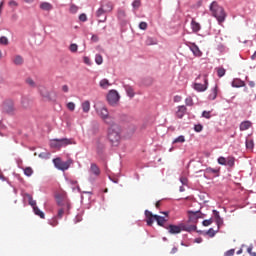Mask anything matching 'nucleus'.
Listing matches in <instances>:
<instances>
[{
	"mask_svg": "<svg viewBox=\"0 0 256 256\" xmlns=\"http://www.w3.org/2000/svg\"><path fill=\"white\" fill-rule=\"evenodd\" d=\"M124 89L127 93V95L130 97V99H133L135 97V90L130 85H124Z\"/></svg>",
	"mask_w": 256,
	"mask_h": 256,
	"instance_id": "obj_20",
	"label": "nucleus"
},
{
	"mask_svg": "<svg viewBox=\"0 0 256 256\" xmlns=\"http://www.w3.org/2000/svg\"><path fill=\"white\" fill-rule=\"evenodd\" d=\"M202 117H204V119H211V111H203Z\"/></svg>",
	"mask_w": 256,
	"mask_h": 256,
	"instance_id": "obj_56",
	"label": "nucleus"
},
{
	"mask_svg": "<svg viewBox=\"0 0 256 256\" xmlns=\"http://www.w3.org/2000/svg\"><path fill=\"white\" fill-rule=\"evenodd\" d=\"M53 163L56 169H59L60 171H67V169L71 167V164L73 163V161L71 160L62 161L61 158H55L53 159Z\"/></svg>",
	"mask_w": 256,
	"mask_h": 256,
	"instance_id": "obj_6",
	"label": "nucleus"
},
{
	"mask_svg": "<svg viewBox=\"0 0 256 256\" xmlns=\"http://www.w3.org/2000/svg\"><path fill=\"white\" fill-rule=\"evenodd\" d=\"M67 145H76V142L73 138H56L50 141V147L52 149H61L62 147H67Z\"/></svg>",
	"mask_w": 256,
	"mask_h": 256,
	"instance_id": "obj_3",
	"label": "nucleus"
},
{
	"mask_svg": "<svg viewBox=\"0 0 256 256\" xmlns=\"http://www.w3.org/2000/svg\"><path fill=\"white\" fill-rule=\"evenodd\" d=\"M154 219H155V221H157V224L160 227H163V225H165V223L167 222L165 217H162V216H159V215H154Z\"/></svg>",
	"mask_w": 256,
	"mask_h": 256,
	"instance_id": "obj_27",
	"label": "nucleus"
},
{
	"mask_svg": "<svg viewBox=\"0 0 256 256\" xmlns=\"http://www.w3.org/2000/svg\"><path fill=\"white\" fill-rule=\"evenodd\" d=\"M4 111H6V113H13V111H15V108L13 107V101L9 100L4 103Z\"/></svg>",
	"mask_w": 256,
	"mask_h": 256,
	"instance_id": "obj_17",
	"label": "nucleus"
},
{
	"mask_svg": "<svg viewBox=\"0 0 256 256\" xmlns=\"http://www.w3.org/2000/svg\"><path fill=\"white\" fill-rule=\"evenodd\" d=\"M25 197H27L29 205H31V207L35 209V207H37V201L33 200V196H31V194L26 193Z\"/></svg>",
	"mask_w": 256,
	"mask_h": 256,
	"instance_id": "obj_29",
	"label": "nucleus"
},
{
	"mask_svg": "<svg viewBox=\"0 0 256 256\" xmlns=\"http://www.w3.org/2000/svg\"><path fill=\"white\" fill-rule=\"evenodd\" d=\"M253 147H255L253 140H246V149H253Z\"/></svg>",
	"mask_w": 256,
	"mask_h": 256,
	"instance_id": "obj_50",
	"label": "nucleus"
},
{
	"mask_svg": "<svg viewBox=\"0 0 256 256\" xmlns=\"http://www.w3.org/2000/svg\"><path fill=\"white\" fill-rule=\"evenodd\" d=\"M225 167H235V157L228 156L226 158V166Z\"/></svg>",
	"mask_w": 256,
	"mask_h": 256,
	"instance_id": "obj_30",
	"label": "nucleus"
},
{
	"mask_svg": "<svg viewBox=\"0 0 256 256\" xmlns=\"http://www.w3.org/2000/svg\"><path fill=\"white\" fill-rule=\"evenodd\" d=\"M95 111L97 115L102 119H106V117L109 115V110H107V107L105 106H94Z\"/></svg>",
	"mask_w": 256,
	"mask_h": 256,
	"instance_id": "obj_9",
	"label": "nucleus"
},
{
	"mask_svg": "<svg viewBox=\"0 0 256 256\" xmlns=\"http://www.w3.org/2000/svg\"><path fill=\"white\" fill-rule=\"evenodd\" d=\"M56 203L60 207L56 217L57 219H63L64 213H69L71 210V202L65 194H58L56 195Z\"/></svg>",
	"mask_w": 256,
	"mask_h": 256,
	"instance_id": "obj_1",
	"label": "nucleus"
},
{
	"mask_svg": "<svg viewBox=\"0 0 256 256\" xmlns=\"http://www.w3.org/2000/svg\"><path fill=\"white\" fill-rule=\"evenodd\" d=\"M226 163H227V158H225V157H223V156H220V157L218 158V164H219V165H224V166H226Z\"/></svg>",
	"mask_w": 256,
	"mask_h": 256,
	"instance_id": "obj_48",
	"label": "nucleus"
},
{
	"mask_svg": "<svg viewBox=\"0 0 256 256\" xmlns=\"http://www.w3.org/2000/svg\"><path fill=\"white\" fill-rule=\"evenodd\" d=\"M179 181L182 185H188L189 184V179H187V177H185V176L180 177Z\"/></svg>",
	"mask_w": 256,
	"mask_h": 256,
	"instance_id": "obj_52",
	"label": "nucleus"
},
{
	"mask_svg": "<svg viewBox=\"0 0 256 256\" xmlns=\"http://www.w3.org/2000/svg\"><path fill=\"white\" fill-rule=\"evenodd\" d=\"M39 93L44 99H46V101H51V93H49V90H47V88H45L44 86H40Z\"/></svg>",
	"mask_w": 256,
	"mask_h": 256,
	"instance_id": "obj_12",
	"label": "nucleus"
},
{
	"mask_svg": "<svg viewBox=\"0 0 256 256\" xmlns=\"http://www.w3.org/2000/svg\"><path fill=\"white\" fill-rule=\"evenodd\" d=\"M145 217H146V223L147 225L151 226L153 225V221H155V215L149 210H145Z\"/></svg>",
	"mask_w": 256,
	"mask_h": 256,
	"instance_id": "obj_14",
	"label": "nucleus"
},
{
	"mask_svg": "<svg viewBox=\"0 0 256 256\" xmlns=\"http://www.w3.org/2000/svg\"><path fill=\"white\" fill-rule=\"evenodd\" d=\"M132 7H133V9H135V10L139 9V7H141V0H134V1L132 2Z\"/></svg>",
	"mask_w": 256,
	"mask_h": 256,
	"instance_id": "obj_43",
	"label": "nucleus"
},
{
	"mask_svg": "<svg viewBox=\"0 0 256 256\" xmlns=\"http://www.w3.org/2000/svg\"><path fill=\"white\" fill-rule=\"evenodd\" d=\"M67 183L68 185H71L72 191H75V185H77V181L72 179H67Z\"/></svg>",
	"mask_w": 256,
	"mask_h": 256,
	"instance_id": "obj_46",
	"label": "nucleus"
},
{
	"mask_svg": "<svg viewBox=\"0 0 256 256\" xmlns=\"http://www.w3.org/2000/svg\"><path fill=\"white\" fill-rule=\"evenodd\" d=\"M207 175H215L216 177H219V169L208 167L204 170V177L209 179Z\"/></svg>",
	"mask_w": 256,
	"mask_h": 256,
	"instance_id": "obj_11",
	"label": "nucleus"
},
{
	"mask_svg": "<svg viewBox=\"0 0 256 256\" xmlns=\"http://www.w3.org/2000/svg\"><path fill=\"white\" fill-rule=\"evenodd\" d=\"M235 255V249H230L225 252V256H233Z\"/></svg>",
	"mask_w": 256,
	"mask_h": 256,
	"instance_id": "obj_63",
	"label": "nucleus"
},
{
	"mask_svg": "<svg viewBox=\"0 0 256 256\" xmlns=\"http://www.w3.org/2000/svg\"><path fill=\"white\" fill-rule=\"evenodd\" d=\"M24 175H26V177H31V175H33V168L31 167H26L24 169Z\"/></svg>",
	"mask_w": 256,
	"mask_h": 256,
	"instance_id": "obj_39",
	"label": "nucleus"
},
{
	"mask_svg": "<svg viewBox=\"0 0 256 256\" xmlns=\"http://www.w3.org/2000/svg\"><path fill=\"white\" fill-rule=\"evenodd\" d=\"M79 21H82V23H85V21H87V14L85 13L80 14Z\"/></svg>",
	"mask_w": 256,
	"mask_h": 256,
	"instance_id": "obj_59",
	"label": "nucleus"
},
{
	"mask_svg": "<svg viewBox=\"0 0 256 256\" xmlns=\"http://www.w3.org/2000/svg\"><path fill=\"white\" fill-rule=\"evenodd\" d=\"M185 104L187 105V107H193V98L191 96H188L186 99H185Z\"/></svg>",
	"mask_w": 256,
	"mask_h": 256,
	"instance_id": "obj_42",
	"label": "nucleus"
},
{
	"mask_svg": "<svg viewBox=\"0 0 256 256\" xmlns=\"http://www.w3.org/2000/svg\"><path fill=\"white\" fill-rule=\"evenodd\" d=\"M40 9L42 11H52L53 5L49 2H42V3H40Z\"/></svg>",
	"mask_w": 256,
	"mask_h": 256,
	"instance_id": "obj_21",
	"label": "nucleus"
},
{
	"mask_svg": "<svg viewBox=\"0 0 256 256\" xmlns=\"http://www.w3.org/2000/svg\"><path fill=\"white\" fill-rule=\"evenodd\" d=\"M101 6L106 11V13H111V11H113V8H114L113 2L111 1L101 4Z\"/></svg>",
	"mask_w": 256,
	"mask_h": 256,
	"instance_id": "obj_22",
	"label": "nucleus"
},
{
	"mask_svg": "<svg viewBox=\"0 0 256 256\" xmlns=\"http://www.w3.org/2000/svg\"><path fill=\"white\" fill-rule=\"evenodd\" d=\"M185 113H187V107L185 105L178 106V111L176 113L177 117H179V119H183Z\"/></svg>",
	"mask_w": 256,
	"mask_h": 256,
	"instance_id": "obj_19",
	"label": "nucleus"
},
{
	"mask_svg": "<svg viewBox=\"0 0 256 256\" xmlns=\"http://www.w3.org/2000/svg\"><path fill=\"white\" fill-rule=\"evenodd\" d=\"M26 83H27V85H29L30 87H36L35 81H34L32 78L26 79Z\"/></svg>",
	"mask_w": 256,
	"mask_h": 256,
	"instance_id": "obj_55",
	"label": "nucleus"
},
{
	"mask_svg": "<svg viewBox=\"0 0 256 256\" xmlns=\"http://www.w3.org/2000/svg\"><path fill=\"white\" fill-rule=\"evenodd\" d=\"M119 99H121V96H119V92H117V90H110L108 92L107 101L112 107H115V105L119 103Z\"/></svg>",
	"mask_w": 256,
	"mask_h": 256,
	"instance_id": "obj_7",
	"label": "nucleus"
},
{
	"mask_svg": "<svg viewBox=\"0 0 256 256\" xmlns=\"http://www.w3.org/2000/svg\"><path fill=\"white\" fill-rule=\"evenodd\" d=\"M67 108L69 109V111H75V103L69 102L67 104Z\"/></svg>",
	"mask_w": 256,
	"mask_h": 256,
	"instance_id": "obj_60",
	"label": "nucleus"
},
{
	"mask_svg": "<svg viewBox=\"0 0 256 256\" xmlns=\"http://www.w3.org/2000/svg\"><path fill=\"white\" fill-rule=\"evenodd\" d=\"M251 125H253V123H251L249 120H246L240 123L239 129L240 131H247L248 129H251Z\"/></svg>",
	"mask_w": 256,
	"mask_h": 256,
	"instance_id": "obj_16",
	"label": "nucleus"
},
{
	"mask_svg": "<svg viewBox=\"0 0 256 256\" xmlns=\"http://www.w3.org/2000/svg\"><path fill=\"white\" fill-rule=\"evenodd\" d=\"M90 175H94L95 177H99L101 175V170L99 169V166L97 164L92 163L89 169Z\"/></svg>",
	"mask_w": 256,
	"mask_h": 256,
	"instance_id": "obj_13",
	"label": "nucleus"
},
{
	"mask_svg": "<svg viewBox=\"0 0 256 256\" xmlns=\"http://www.w3.org/2000/svg\"><path fill=\"white\" fill-rule=\"evenodd\" d=\"M81 107H82L83 113H89V111H91V102H89V100H86L82 102Z\"/></svg>",
	"mask_w": 256,
	"mask_h": 256,
	"instance_id": "obj_23",
	"label": "nucleus"
},
{
	"mask_svg": "<svg viewBox=\"0 0 256 256\" xmlns=\"http://www.w3.org/2000/svg\"><path fill=\"white\" fill-rule=\"evenodd\" d=\"M117 17L119 19V21H125V19H127V13L125 12L124 9H118L117 11Z\"/></svg>",
	"mask_w": 256,
	"mask_h": 256,
	"instance_id": "obj_24",
	"label": "nucleus"
},
{
	"mask_svg": "<svg viewBox=\"0 0 256 256\" xmlns=\"http://www.w3.org/2000/svg\"><path fill=\"white\" fill-rule=\"evenodd\" d=\"M108 139L114 147L119 145V142L121 141V132L119 131V127H110L108 129Z\"/></svg>",
	"mask_w": 256,
	"mask_h": 256,
	"instance_id": "obj_4",
	"label": "nucleus"
},
{
	"mask_svg": "<svg viewBox=\"0 0 256 256\" xmlns=\"http://www.w3.org/2000/svg\"><path fill=\"white\" fill-rule=\"evenodd\" d=\"M78 49H79V46L76 43H72L69 46V51L71 53H77Z\"/></svg>",
	"mask_w": 256,
	"mask_h": 256,
	"instance_id": "obj_36",
	"label": "nucleus"
},
{
	"mask_svg": "<svg viewBox=\"0 0 256 256\" xmlns=\"http://www.w3.org/2000/svg\"><path fill=\"white\" fill-rule=\"evenodd\" d=\"M187 46L189 47L190 51L193 53L194 57H201L203 55V52H201L197 44L188 42Z\"/></svg>",
	"mask_w": 256,
	"mask_h": 256,
	"instance_id": "obj_10",
	"label": "nucleus"
},
{
	"mask_svg": "<svg viewBox=\"0 0 256 256\" xmlns=\"http://www.w3.org/2000/svg\"><path fill=\"white\" fill-rule=\"evenodd\" d=\"M51 154L49 152H42L39 154L40 159H49Z\"/></svg>",
	"mask_w": 256,
	"mask_h": 256,
	"instance_id": "obj_51",
	"label": "nucleus"
},
{
	"mask_svg": "<svg viewBox=\"0 0 256 256\" xmlns=\"http://www.w3.org/2000/svg\"><path fill=\"white\" fill-rule=\"evenodd\" d=\"M13 63H14V65H23V63H24L23 56L16 55L13 59Z\"/></svg>",
	"mask_w": 256,
	"mask_h": 256,
	"instance_id": "obj_32",
	"label": "nucleus"
},
{
	"mask_svg": "<svg viewBox=\"0 0 256 256\" xmlns=\"http://www.w3.org/2000/svg\"><path fill=\"white\" fill-rule=\"evenodd\" d=\"M79 11V7H77L75 4H72L70 6V13H77Z\"/></svg>",
	"mask_w": 256,
	"mask_h": 256,
	"instance_id": "obj_57",
	"label": "nucleus"
},
{
	"mask_svg": "<svg viewBox=\"0 0 256 256\" xmlns=\"http://www.w3.org/2000/svg\"><path fill=\"white\" fill-rule=\"evenodd\" d=\"M99 85L102 89H109V87H111V83H109V80L106 78L102 79Z\"/></svg>",
	"mask_w": 256,
	"mask_h": 256,
	"instance_id": "obj_31",
	"label": "nucleus"
},
{
	"mask_svg": "<svg viewBox=\"0 0 256 256\" xmlns=\"http://www.w3.org/2000/svg\"><path fill=\"white\" fill-rule=\"evenodd\" d=\"M146 45H157V39L153 37H148L146 39Z\"/></svg>",
	"mask_w": 256,
	"mask_h": 256,
	"instance_id": "obj_38",
	"label": "nucleus"
},
{
	"mask_svg": "<svg viewBox=\"0 0 256 256\" xmlns=\"http://www.w3.org/2000/svg\"><path fill=\"white\" fill-rule=\"evenodd\" d=\"M232 87H245V82L239 78H236L232 81Z\"/></svg>",
	"mask_w": 256,
	"mask_h": 256,
	"instance_id": "obj_26",
	"label": "nucleus"
},
{
	"mask_svg": "<svg viewBox=\"0 0 256 256\" xmlns=\"http://www.w3.org/2000/svg\"><path fill=\"white\" fill-rule=\"evenodd\" d=\"M226 70L223 67L217 68L218 77H225Z\"/></svg>",
	"mask_w": 256,
	"mask_h": 256,
	"instance_id": "obj_41",
	"label": "nucleus"
},
{
	"mask_svg": "<svg viewBox=\"0 0 256 256\" xmlns=\"http://www.w3.org/2000/svg\"><path fill=\"white\" fill-rule=\"evenodd\" d=\"M173 143H185V136H183V135L178 136V137L173 141Z\"/></svg>",
	"mask_w": 256,
	"mask_h": 256,
	"instance_id": "obj_45",
	"label": "nucleus"
},
{
	"mask_svg": "<svg viewBox=\"0 0 256 256\" xmlns=\"http://www.w3.org/2000/svg\"><path fill=\"white\" fill-rule=\"evenodd\" d=\"M199 79H202V81L204 82V84L196 82L193 84V89L195 91H197L198 93H203V91H207L208 87H209V80H207V76L203 75V76H198L196 78V81H199Z\"/></svg>",
	"mask_w": 256,
	"mask_h": 256,
	"instance_id": "obj_5",
	"label": "nucleus"
},
{
	"mask_svg": "<svg viewBox=\"0 0 256 256\" xmlns=\"http://www.w3.org/2000/svg\"><path fill=\"white\" fill-rule=\"evenodd\" d=\"M217 233V230L215 231L213 228H210L207 232L206 235H209L210 237H215Z\"/></svg>",
	"mask_w": 256,
	"mask_h": 256,
	"instance_id": "obj_53",
	"label": "nucleus"
},
{
	"mask_svg": "<svg viewBox=\"0 0 256 256\" xmlns=\"http://www.w3.org/2000/svg\"><path fill=\"white\" fill-rule=\"evenodd\" d=\"M102 121H104V123H106V125H110V127H113V128L117 127V126H115V118H113L109 114Z\"/></svg>",
	"mask_w": 256,
	"mask_h": 256,
	"instance_id": "obj_18",
	"label": "nucleus"
},
{
	"mask_svg": "<svg viewBox=\"0 0 256 256\" xmlns=\"http://www.w3.org/2000/svg\"><path fill=\"white\" fill-rule=\"evenodd\" d=\"M194 131H196V133H201V131H203V125L201 124H196L194 126Z\"/></svg>",
	"mask_w": 256,
	"mask_h": 256,
	"instance_id": "obj_54",
	"label": "nucleus"
},
{
	"mask_svg": "<svg viewBox=\"0 0 256 256\" xmlns=\"http://www.w3.org/2000/svg\"><path fill=\"white\" fill-rule=\"evenodd\" d=\"M105 13H107V11H105V9L100 6V8L96 11V17H102V15H105Z\"/></svg>",
	"mask_w": 256,
	"mask_h": 256,
	"instance_id": "obj_40",
	"label": "nucleus"
},
{
	"mask_svg": "<svg viewBox=\"0 0 256 256\" xmlns=\"http://www.w3.org/2000/svg\"><path fill=\"white\" fill-rule=\"evenodd\" d=\"M190 25L193 33H199V31H201V24L195 21V19L191 20Z\"/></svg>",
	"mask_w": 256,
	"mask_h": 256,
	"instance_id": "obj_15",
	"label": "nucleus"
},
{
	"mask_svg": "<svg viewBox=\"0 0 256 256\" xmlns=\"http://www.w3.org/2000/svg\"><path fill=\"white\" fill-rule=\"evenodd\" d=\"M182 231H186L187 233H192V231H197V226L186 225L185 223H183Z\"/></svg>",
	"mask_w": 256,
	"mask_h": 256,
	"instance_id": "obj_25",
	"label": "nucleus"
},
{
	"mask_svg": "<svg viewBox=\"0 0 256 256\" xmlns=\"http://www.w3.org/2000/svg\"><path fill=\"white\" fill-rule=\"evenodd\" d=\"M139 29L145 31L147 29V22H140Z\"/></svg>",
	"mask_w": 256,
	"mask_h": 256,
	"instance_id": "obj_61",
	"label": "nucleus"
},
{
	"mask_svg": "<svg viewBox=\"0 0 256 256\" xmlns=\"http://www.w3.org/2000/svg\"><path fill=\"white\" fill-rule=\"evenodd\" d=\"M210 101H215L217 99V86L211 89V93L208 95Z\"/></svg>",
	"mask_w": 256,
	"mask_h": 256,
	"instance_id": "obj_28",
	"label": "nucleus"
},
{
	"mask_svg": "<svg viewBox=\"0 0 256 256\" xmlns=\"http://www.w3.org/2000/svg\"><path fill=\"white\" fill-rule=\"evenodd\" d=\"M212 213H213V215H214V219H215V220L221 218V215L219 214V211L213 210Z\"/></svg>",
	"mask_w": 256,
	"mask_h": 256,
	"instance_id": "obj_64",
	"label": "nucleus"
},
{
	"mask_svg": "<svg viewBox=\"0 0 256 256\" xmlns=\"http://www.w3.org/2000/svg\"><path fill=\"white\" fill-rule=\"evenodd\" d=\"M33 211L35 213V215H38V217H40V219H45V213H43V211H41V209H39V207H34Z\"/></svg>",
	"mask_w": 256,
	"mask_h": 256,
	"instance_id": "obj_33",
	"label": "nucleus"
},
{
	"mask_svg": "<svg viewBox=\"0 0 256 256\" xmlns=\"http://www.w3.org/2000/svg\"><path fill=\"white\" fill-rule=\"evenodd\" d=\"M213 223V219H208V220H204L203 222H202V224H203V226L204 227H209V225H211Z\"/></svg>",
	"mask_w": 256,
	"mask_h": 256,
	"instance_id": "obj_58",
	"label": "nucleus"
},
{
	"mask_svg": "<svg viewBox=\"0 0 256 256\" xmlns=\"http://www.w3.org/2000/svg\"><path fill=\"white\" fill-rule=\"evenodd\" d=\"M210 13L212 17H215L217 19L219 25L221 23H225V19H227V13H225V9H223L217 2H212L210 4Z\"/></svg>",
	"mask_w": 256,
	"mask_h": 256,
	"instance_id": "obj_2",
	"label": "nucleus"
},
{
	"mask_svg": "<svg viewBox=\"0 0 256 256\" xmlns=\"http://www.w3.org/2000/svg\"><path fill=\"white\" fill-rule=\"evenodd\" d=\"M215 222L218 227L217 231H219V229H221V225H223V218L222 217L216 218Z\"/></svg>",
	"mask_w": 256,
	"mask_h": 256,
	"instance_id": "obj_49",
	"label": "nucleus"
},
{
	"mask_svg": "<svg viewBox=\"0 0 256 256\" xmlns=\"http://www.w3.org/2000/svg\"><path fill=\"white\" fill-rule=\"evenodd\" d=\"M95 63L96 65H103V56L101 54L95 55Z\"/></svg>",
	"mask_w": 256,
	"mask_h": 256,
	"instance_id": "obj_35",
	"label": "nucleus"
},
{
	"mask_svg": "<svg viewBox=\"0 0 256 256\" xmlns=\"http://www.w3.org/2000/svg\"><path fill=\"white\" fill-rule=\"evenodd\" d=\"M83 62L85 63V65H91V58H89L88 56H84L83 57Z\"/></svg>",
	"mask_w": 256,
	"mask_h": 256,
	"instance_id": "obj_62",
	"label": "nucleus"
},
{
	"mask_svg": "<svg viewBox=\"0 0 256 256\" xmlns=\"http://www.w3.org/2000/svg\"><path fill=\"white\" fill-rule=\"evenodd\" d=\"M218 51H220V53H227V51H228L227 46H225L223 44H219Z\"/></svg>",
	"mask_w": 256,
	"mask_h": 256,
	"instance_id": "obj_47",
	"label": "nucleus"
},
{
	"mask_svg": "<svg viewBox=\"0 0 256 256\" xmlns=\"http://www.w3.org/2000/svg\"><path fill=\"white\" fill-rule=\"evenodd\" d=\"M0 45H9V39L5 36L0 37Z\"/></svg>",
	"mask_w": 256,
	"mask_h": 256,
	"instance_id": "obj_44",
	"label": "nucleus"
},
{
	"mask_svg": "<svg viewBox=\"0 0 256 256\" xmlns=\"http://www.w3.org/2000/svg\"><path fill=\"white\" fill-rule=\"evenodd\" d=\"M104 149H105V145L98 142L96 146V151L98 155H103Z\"/></svg>",
	"mask_w": 256,
	"mask_h": 256,
	"instance_id": "obj_34",
	"label": "nucleus"
},
{
	"mask_svg": "<svg viewBox=\"0 0 256 256\" xmlns=\"http://www.w3.org/2000/svg\"><path fill=\"white\" fill-rule=\"evenodd\" d=\"M167 230L170 235H179L183 231V223H179L178 225L170 224Z\"/></svg>",
	"mask_w": 256,
	"mask_h": 256,
	"instance_id": "obj_8",
	"label": "nucleus"
},
{
	"mask_svg": "<svg viewBox=\"0 0 256 256\" xmlns=\"http://www.w3.org/2000/svg\"><path fill=\"white\" fill-rule=\"evenodd\" d=\"M59 218H57V216H55L54 218H52L51 220H49V225H51L52 227H57V225H59Z\"/></svg>",
	"mask_w": 256,
	"mask_h": 256,
	"instance_id": "obj_37",
	"label": "nucleus"
}]
</instances>
